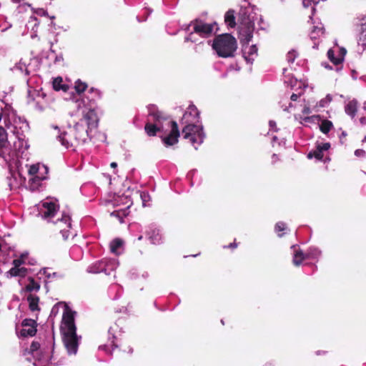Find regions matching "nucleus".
Masks as SVG:
<instances>
[{"label": "nucleus", "instance_id": "f257e3e1", "mask_svg": "<svg viewBox=\"0 0 366 366\" xmlns=\"http://www.w3.org/2000/svg\"><path fill=\"white\" fill-rule=\"evenodd\" d=\"M148 122L145 124L144 131L149 137H154L158 132L166 134L169 128L171 129L167 135H161L160 137L166 147L176 144L179 141L180 132L177 122L172 120L169 116L157 109L149 112Z\"/></svg>", "mask_w": 366, "mask_h": 366}, {"label": "nucleus", "instance_id": "f03ea898", "mask_svg": "<svg viewBox=\"0 0 366 366\" xmlns=\"http://www.w3.org/2000/svg\"><path fill=\"white\" fill-rule=\"evenodd\" d=\"M212 47L219 57H234L237 49V41L230 34H219L213 39Z\"/></svg>", "mask_w": 366, "mask_h": 366}, {"label": "nucleus", "instance_id": "7ed1b4c3", "mask_svg": "<svg viewBox=\"0 0 366 366\" xmlns=\"http://www.w3.org/2000/svg\"><path fill=\"white\" fill-rule=\"evenodd\" d=\"M184 139L189 140L191 144L197 149V145H200L203 142L202 128L194 124L186 125L182 129Z\"/></svg>", "mask_w": 366, "mask_h": 366}, {"label": "nucleus", "instance_id": "20e7f679", "mask_svg": "<svg viewBox=\"0 0 366 366\" xmlns=\"http://www.w3.org/2000/svg\"><path fill=\"white\" fill-rule=\"evenodd\" d=\"M215 25L216 23L207 24L199 19H196L190 23V26H193L194 32L202 38L209 37L212 34Z\"/></svg>", "mask_w": 366, "mask_h": 366}, {"label": "nucleus", "instance_id": "39448f33", "mask_svg": "<svg viewBox=\"0 0 366 366\" xmlns=\"http://www.w3.org/2000/svg\"><path fill=\"white\" fill-rule=\"evenodd\" d=\"M62 340L69 355H76L79 347L76 331L74 332H63Z\"/></svg>", "mask_w": 366, "mask_h": 366}, {"label": "nucleus", "instance_id": "423d86ee", "mask_svg": "<svg viewBox=\"0 0 366 366\" xmlns=\"http://www.w3.org/2000/svg\"><path fill=\"white\" fill-rule=\"evenodd\" d=\"M98 122V116L94 109H89L78 122L82 127L88 129L90 132L97 127Z\"/></svg>", "mask_w": 366, "mask_h": 366}, {"label": "nucleus", "instance_id": "0eeeda50", "mask_svg": "<svg viewBox=\"0 0 366 366\" xmlns=\"http://www.w3.org/2000/svg\"><path fill=\"white\" fill-rule=\"evenodd\" d=\"M254 29V24L249 19L242 22L239 26L240 41L248 44L253 36Z\"/></svg>", "mask_w": 366, "mask_h": 366}, {"label": "nucleus", "instance_id": "6e6552de", "mask_svg": "<svg viewBox=\"0 0 366 366\" xmlns=\"http://www.w3.org/2000/svg\"><path fill=\"white\" fill-rule=\"evenodd\" d=\"M75 131L71 129V127H69L68 129L63 133H61L59 136V141L61 144L66 148L77 147L78 141H81V135H79V139L76 138Z\"/></svg>", "mask_w": 366, "mask_h": 366}, {"label": "nucleus", "instance_id": "1a4fd4ad", "mask_svg": "<svg viewBox=\"0 0 366 366\" xmlns=\"http://www.w3.org/2000/svg\"><path fill=\"white\" fill-rule=\"evenodd\" d=\"M74 314L75 312L71 310L68 307L65 308L62 317V324L64 326L61 327V332H74L76 331V327L74 322Z\"/></svg>", "mask_w": 366, "mask_h": 366}, {"label": "nucleus", "instance_id": "9d476101", "mask_svg": "<svg viewBox=\"0 0 366 366\" xmlns=\"http://www.w3.org/2000/svg\"><path fill=\"white\" fill-rule=\"evenodd\" d=\"M114 269V263L112 262L102 259L98 261L91 266L89 267L88 271L91 273H101L104 272V274L109 275L111 272Z\"/></svg>", "mask_w": 366, "mask_h": 366}, {"label": "nucleus", "instance_id": "9b49d317", "mask_svg": "<svg viewBox=\"0 0 366 366\" xmlns=\"http://www.w3.org/2000/svg\"><path fill=\"white\" fill-rule=\"evenodd\" d=\"M21 325L23 328L21 330V335L23 337H33L36 334L37 330V323L34 320L32 319H25L22 321Z\"/></svg>", "mask_w": 366, "mask_h": 366}, {"label": "nucleus", "instance_id": "f8f14e48", "mask_svg": "<svg viewBox=\"0 0 366 366\" xmlns=\"http://www.w3.org/2000/svg\"><path fill=\"white\" fill-rule=\"evenodd\" d=\"M330 148V144L329 142L317 144L315 149L307 154V158L312 159L314 157L317 160H322L324 157L323 152L327 151Z\"/></svg>", "mask_w": 366, "mask_h": 366}, {"label": "nucleus", "instance_id": "ddd939ff", "mask_svg": "<svg viewBox=\"0 0 366 366\" xmlns=\"http://www.w3.org/2000/svg\"><path fill=\"white\" fill-rule=\"evenodd\" d=\"M44 211H42V217L44 219H50L55 216L59 206L52 202H46L42 204Z\"/></svg>", "mask_w": 366, "mask_h": 366}, {"label": "nucleus", "instance_id": "4468645a", "mask_svg": "<svg viewBox=\"0 0 366 366\" xmlns=\"http://www.w3.org/2000/svg\"><path fill=\"white\" fill-rule=\"evenodd\" d=\"M71 129L75 131L76 138L79 139V135L82 137L81 141H78V146L86 142L90 133L88 129H86L85 127H82L77 122L73 127H71Z\"/></svg>", "mask_w": 366, "mask_h": 366}, {"label": "nucleus", "instance_id": "2eb2a0df", "mask_svg": "<svg viewBox=\"0 0 366 366\" xmlns=\"http://www.w3.org/2000/svg\"><path fill=\"white\" fill-rule=\"evenodd\" d=\"M146 234L153 244H160L163 242L162 235L158 229H149Z\"/></svg>", "mask_w": 366, "mask_h": 366}, {"label": "nucleus", "instance_id": "dca6fc26", "mask_svg": "<svg viewBox=\"0 0 366 366\" xmlns=\"http://www.w3.org/2000/svg\"><path fill=\"white\" fill-rule=\"evenodd\" d=\"M28 273V269L26 267H16L13 265V267L6 272V276L7 277H24L26 276Z\"/></svg>", "mask_w": 366, "mask_h": 366}, {"label": "nucleus", "instance_id": "f3484780", "mask_svg": "<svg viewBox=\"0 0 366 366\" xmlns=\"http://www.w3.org/2000/svg\"><path fill=\"white\" fill-rule=\"evenodd\" d=\"M358 103L355 99L349 101L345 107V111L347 114L352 118L355 117L357 111Z\"/></svg>", "mask_w": 366, "mask_h": 366}, {"label": "nucleus", "instance_id": "a211bd4d", "mask_svg": "<svg viewBox=\"0 0 366 366\" xmlns=\"http://www.w3.org/2000/svg\"><path fill=\"white\" fill-rule=\"evenodd\" d=\"M9 143L7 139V134L5 129L0 127V156L4 157V152L3 149H6L9 146Z\"/></svg>", "mask_w": 366, "mask_h": 366}, {"label": "nucleus", "instance_id": "6ab92c4d", "mask_svg": "<svg viewBox=\"0 0 366 366\" xmlns=\"http://www.w3.org/2000/svg\"><path fill=\"white\" fill-rule=\"evenodd\" d=\"M130 206H131V204L128 205L124 209L115 210V211L112 212L110 214V215L112 217L117 218L119 221V222L122 223V222H123V219L129 215V209Z\"/></svg>", "mask_w": 366, "mask_h": 366}, {"label": "nucleus", "instance_id": "aec40b11", "mask_svg": "<svg viewBox=\"0 0 366 366\" xmlns=\"http://www.w3.org/2000/svg\"><path fill=\"white\" fill-rule=\"evenodd\" d=\"M27 301L31 311L34 312L40 310V307H39V297L38 296L29 295L27 297Z\"/></svg>", "mask_w": 366, "mask_h": 366}, {"label": "nucleus", "instance_id": "412c9836", "mask_svg": "<svg viewBox=\"0 0 366 366\" xmlns=\"http://www.w3.org/2000/svg\"><path fill=\"white\" fill-rule=\"evenodd\" d=\"M306 258L307 255L301 249H296L294 253L292 262L295 266H300Z\"/></svg>", "mask_w": 366, "mask_h": 366}, {"label": "nucleus", "instance_id": "4be33fe9", "mask_svg": "<svg viewBox=\"0 0 366 366\" xmlns=\"http://www.w3.org/2000/svg\"><path fill=\"white\" fill-rule=\"evenodd\" d=\"M224 21L231 28H234L236 26L234 10L230 9L226 12L224 15Z\"/></svg>", "mask_w": 366, "mask_h": 366}, {"label": "nucleus", "instance_id": "5701e85b", "mask_svg": "<svg viewBox=\"0 0 366 366\" xmlns=\"http://www.w3.org/2000/svg\"><path fill=\"white\" fill-rule=\"evenodd\" d=\"M29 284L25 287V291L31 292L32 291H39L40 285L36 282L32 277L28 278Z\"/></svg>", "mask_w": 366, "mask_h": 366}, {"label": "nucleus", "instance_id": "b1692460", "mask_svg": "<svg viewBox=\"0 0 366 366\" xmlns=\"http://www.w3.org/2000/svg\"><path fill=\"white\" fill-rule=\"evenodd\" d=\"M61 77H57L53 81V88L56 91L63 90L66 92L69 89V86L66 84H62Z\"/></svg>", "mask_w": 366, "mask_h": 366}, {"label": "nucleus", "instance_id": "393cba45", "mask_svg": "<svg viewBox=\"0 0 366 366\" xmlns=\"http://www.w3.org/2000/svg\"><path fill=\"white\" fill-rule=\"evenodd\" d=\"M333 127V124L331 121L328 119H325L322 121L320 125V129L323 134H327L331 129Z\"/></svg>", "mask_w": 366, "mask_h": 366}, {"label": "nucleus", "instance_id": "a878e982", "mask_svg": "<svg viewBox=\"0 0 366 366\" xmlns=\"http://www.w3.org/2000/svg\"><path fill=\"white\" fill-rule=\"evenodd\" d=\"M327 57L331 62H332L335 65H339L343 61V57H336L335 56V52L332 49H329L327 51Z\"/></svg>", "mask_w": 366, "mask_h": 366}, {"label": "nucleus", "instance_id": "bb28decb", "mask_svg": "<svg viewBox=\"0 0 366 366\" xmlns=\"http://www.w3.org/2000/svg\"><path fill=\"white\" fill-rule=\"evenodd\" d=\"M123 245V241L119 238L113 239L110 243V250L112 253H117V250Z\"/></svg>", "mask_w": 366, "mask_h": 366}, {"label": "nucleus", "instance_id": "cd10ccee", "mask_svg": "<svg viewBox=\"0 0 366 366\" xmlns=\"http://www.w3.org/2000/svg\"><path fill=\"white\" fill-rule=\"evenodd\" d=\"M287 229L286 224L282 222H279L275 224L274 230L277 233L279 237L284 235V232Z\"/></svg>", "mask_w": 366, "mask_h": 366}, {"label": "nucleus", "instance_id": "c85d7f7f", "mask_svg": "<svg viewBox=\"0 0 366 366\" xmlns=\"http://www.w3.org/2000/svg\"><path fill=\"white\" fill-rule=\"evenodd\" d=\"M115 337L112 335V338L109 339V342L107 344L100 345L99 349L107 350L108 348L112 347V351H115V350L117 348V345L115 343Z\"/></svg>", "mask_w": 366, "mask_h": 366}, {"label": "nucleus", "instance_id": "c756f323", "mask_svg": "<svg viewBox=\"0 0 366 366\" xmlns=\"http://www.w3.org/2000/svg\"><path fill=\"white\" fill-rule=\"evenodd\" d=\"M74 88L76 93L81 94L86 89L87 84L79 79L75 82Z\"/></svg>", "mask_w": 366, "mask_h": 366}, {"label": "nucleus", "instance_id": "7c9ffc66", "mask_svg": "<svg viewBox=\"0 0 366 366\" xmlns=\"http://www.w3.org/2000/svg\"><path fill=\"white\" fill-rule=\"evenodd\" d=\"M40 348V344L38 342L33 341L30 345L29 349H26L24 352V355L28 354H34L35 352L38 351Z\"/></svg>", "mask_w": 366, "mask_h": 366}, {"label": "nucleus", "instance_id": "2f4dec72", "mask_svg": "<svg viewBox=\"0 0 366 366\" xmlns=\"http://www.w3.org/2000/svg\"><path fill=\"white\" fill-rule=\"evenodd\" d=\"M323 33H324V31L322 27L313 26V29L310 32V37L312 39H316L320 35L323 34Z\"/></svg>", "mask_w": 366, "mask_h": 366}, {"label": "nucleus", "instance_id": "473e14b6", "mask_svg": "<svg viewBox=\"0 0 366 366\" xmlns=\"http://www.w3.org/2000/svg\"><path fill=\"white\" fill-rule=\"evenodd\" d=\"M126 353L125 355H124V354L121 352L120 350H117V355L119 357V359L121 360H128L129 359V357H131L132 352H133V350L130 347H128V351H124V353Z\"/></svg>", "mask_w": 366, "mask_h": 366}, {"label": "nucleus", "instance_id": "72a5a7b5", "mask_svg": "<svg viewBox=\"0 0 366 366\" xmlns=\"http://www.w3.org/2000/svg\"><path fill=\"white\" fill-rule=\"evenodd\" d=\"M25 258L26 254H21L19 258L15 259L12 261V264L16 267H20L21 264H24Z\"/></svg>", "mask_w": 366, "mask_h": 366}, {"label": "nucleus", "instance_id": "f704fd0d", "mask_svg": "<svg viewBox=\"0 0 366 366\" xmlns=\"http://www.w3.org/2000/svg\"><path fill=\"white\" fill-rule=\"evenodd\" d=\"M39 167L37 164H32L29 169V174L31 176L38 175Z\"/></svg>", "mask_w": 366, "mask_h": 366}, {"label": "nucleus", "instance_id": "c9c22d12", "mask_svg": "<svg viewBox=\"0 0 366 366\" xmlns=\"http://www.w3.org/2000/svg\"><path fill=\"white\" fill-rule=\"evenodd\" d=\"M45 179L46 177H40L39 175H35L29 180V182H31L33 184H35L36 185H39L40 182Z\"/></svg>", "mask_w": 366, "mask_h": 366}, {"label": "nucleus", "instance_id": "e433bc0d", "mask_svg": "<svg viewBox=\"0 0 366 366\" xmlns=\"http://www.w3.org/2000/svg\"><path fill=\"white\" fill-rule=\"evenodd\" d=\"M61 221L64 222L68 227H71V217L68 214H63Z\"/></svg>", "mask_w": 366, "mask_h": 366}, {"label": "nucleus", "instance_id": "4c0bfd02", "mask_svg": "<svg viewBox=\"0 0 366 366\" xmlns=\"http://www.w3.org/2000/svg\"><path fill=\"white\" fill-rule=\"evenodd\" d=\"M320 119V115H313L311 117H307L304 119L306 122H313L315 119L319 120Z\"/></svg>", "mask_w": 366, "mask_h": 366}, {"label": "nucleus", "instance_id": "58836bf2", "mask_svg": "<svg viewBox=\"0 0 366 366\" xmlns=\"http://www.w3.org/2000/svg\"><path fill=\"white\" fill-rule=\"evenodd\" d=\"M295 58H296V55L294 51L288 52V54L287 55V59L289 62H293L295 61Z\"/></svg>", "mask_w": 366, "mask_h": 366}, {"label": "nucleus", "instance_id": "ea45409f", "mask_svg": "<svg viewBox=\"0 0 366 366\" xmlns=\"http://www.w3.org/2000/svg\"><path fill=\"white\" fill-rule=\"evenodd\" d=\"M355 154L357 157H364L365 155V151L361 149H356Z\"/></svg>", "mask_w": 366, "mask_h": 366}, {"label": "nucleus", "instance_id": "a19ab883", "mask_svg": "<svg viewBox=\"0 0 366 366\" xmlns=\"http://www.w3.org/2000/svg\"><path fill=\"white\" fill-rule=\"evenodd\" d=\"M89 92L92 94L94 95V97H97V98H100V92L98 90V89H94V88H92L90 90H89Z\"/></svg>", "mask_w": 366, "mask_h": 366}, {"label": "nucleus", "instance_id": "79ce46f5", "mask_svg": "<svg viewBox=\"0 0 366 366\" xmlns=\"http://www.w3.org/2000/svg\"><path fill=\"white\" fill-rule=\"evenodd\" d=\"M237 243L236 242V240L234 239V242L230 243L229 245L225 246L224 248H229V249H235L237 247Z\"/></svg>", "mask_w": 366, "mask_h": 366}, {"label": "nucleus", "instance_id": "37998d69", "mask_svg": "<svg viewBox=\"0 0 366 366\" xmlns=\"http://www.w3.org/2000/svg\"><path fill=\"white\" fill-rule=\"evenodd\" d=\"M0 243H2L4 244V247H2V249H6L8 250H11L12 249V247L10 245H9L4 239H1Z\"/></svg>", "mask_w": 366, "mask_h": 366}, {"label": "nucleus", "instance_id": "c03bdc74", "mask_svg": "<svg viewBox=\"0 0 366 366\" xmlns=\"http://www.w3.org/2000/svg\"><path fill=\"white\" fill-rule=\"evenodd\" d=\"M61 232L62 233V236L64 237V239H65V240L67 239L68 237H69V231L68 230L66 231L65 229H63Z\"/></svg>", "mask_w": 366, "mask_h": 366}, {"label": "nucleus", "instance_id": "a18cd8bd", "mask_svg": "<svg viewBox=\"0 0 366 366\" xmlns=\"http://www.w3.org/2000/svg\"><path fill=\"white\" fill-rule=\"evenodd\" d=\"M299 98V95L297 94H292L290 97L292 101H297Z\"/></svg>", "mask_w": 366, "mask_h": 366}, {"label": "nucleus", "instance_id": "49530a36", "mask_svg": "<svg viewBox=\"0 0 366 366\" xmlns=\"http://www.w3.org/2000/svg\"><path fill=\"white\" fill-rule=\"evenodd\" d=\"M110 166L112 168H116L117 167V164L116 162H112Z\"/></svg>", "mask_w": 366, "mask_h": 366}, {"label": "nucleus", "instance_id": "de8ad7c7", "mask_svg": "<svg viewBox=\"0 0 366 366\" xmlns=\"http://www.w3.org/2000/svg\"><path fill=\"white\" fill-rule=\"evenodd\" d=\"M309 112H310V109H309L308 108H307V109H304L303 113H305V114H308V113H309Z\"/></svg>", "mask_w": 366, "mask_h": 366}, {"label": "nucleus", "instance_id": "09e8293b", "mask_svg": "<svg viewBox=\"0 0 366 366\" xmlns=\"http://www.w3.org/2000/svg\"><path fill=\"white\" fill-rule=\"evenodd\" d=\"M346 136H347L346 132H342V134H341L340 138H342V137H345Z\"/></svg>", "mask_w": 366, "mask_h": 366}, {"label": "nucleus", "instance_id": "8fccbe9b", "mask_svg": "<svg viewBox=\"0 0 366 366\" xmlns=\"http://www.w3.org/2000/svg\"><path fill=\"white\" fill-rule=\"evenodd\" d=\"M44 170H45V172L47 173L48 172V168L46 167V166H43Z\"/></svg>", "mask_w": 366, "mask_h": 366}, {"label": "nucleus", "instance_id": "3c124183", "mask_svg": "<svg viewBox=\"0 0 366 366\" xmlns=\"http://www.w3.org/2000/svg\"><path fill=\"white\" fill-rule=\"evenodd\" d=\"M2 247H4V244L2 243H0V251L2 249Z\"/></svg>", "mask_w": 366, "mask_h": 366}, {"label": "nucleus", "instance_id": "603ef678", "mask_svg": "<svg viewBox=\"0 0 366 366\" xmlns=\"http://www.w3.org/2000/svg\"><path fill=\"white\" fill-rule=\"evenodd\" d=\"M144 197H145V194H141V197L144 202Z\"/></svg>", "mask_w": 366, "mask_h": 366}, {"label": "nucleus", "instance_id": "864d4df0", "mask_svg": "<svg viewBox=\"0 0 366 366\" xmlns=\"http://www.w3.org/2000/svg\"><path fill=\"white\" fill-rule=\"evenodd\" d=\"M143 238V237L142 235H140L139 237H138V240H142Z\"/></svg>", "mask_w": 366, "mask_h": 366}, {"label": "nucleus", "instance_id": "5fc2aeb1", "mask_svg": "<svg viewBox=\"0 0 366 366\" xmlns=\"http://www.w3.org/2000/svg\"><path fill=\"white\" fill-rule=\"evenodd\" d=\"M364 120H365L364 118L360 119L361 123H363Z\"/></svg>", "mask_w": 366, "mask_h": 366}, {"label": "nucleus", "instance_id": "6e6d98bb", "mask_svg": "<svg viewBox=\"0 0 366 366\" xmlns=\"http://www.w3.org/2000/svg\"><path fill=\"white\" fill-rule=\"evenodd\" d=\"M12 1H13L14 2H16V3H17V2H19V0H12Z\"/></svg>", "mask_w": 366, "mask_h": 366}, {"label": "nucleus", "instance_id": "4d7b16f0", "mask_svg": "<svg viewBox=\"0 0 366 366\" xmlns=\"http://www.w3.org/2000/svg\"><path fill=\"white\" fill-rule=\"evenodd\" d=\"M1 118H2V114H1V113L0 112V121L1 120Z\"/></svg>", "mask_w": 366, "mask_h": 366}, {"label": "nucleus", "instance_id": "13d9d810", "mask_svg": "<svg viewBox=\"0 0 366 366\" xmlns=\"http://www.w3.org/2000/svg\"><path fill=\"white\" fill-rule=\"evenodd\" d=\"M364 141H366V137H365V139H364Z\"/></svg>", "mask_w": 366, "mask_h": 366}]
</instances>
